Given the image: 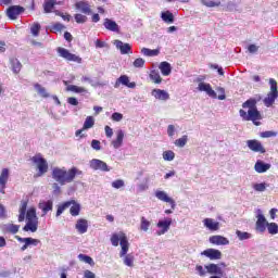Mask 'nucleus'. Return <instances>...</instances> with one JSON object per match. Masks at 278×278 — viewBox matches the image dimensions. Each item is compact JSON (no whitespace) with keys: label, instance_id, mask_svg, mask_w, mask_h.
<instances>
[{"label":"nucleus","instance_id":"f257e3e1","mask_svg":"<svg viewBox=\"0 0 278 278\" xmlns=\"http://www.w3.org/2000/svg\"><path fill=\"white\" fill-rule=\"evenodd\" d=\"M26 216V225L23 231H30L36 233L38 231V215H36V207H30L27 210V202H22L20 206L18 223H23Z\"/></svg>","mask_w":278,"mask_h":278},{"label":"nucleus","instance_id":"f03ea898","mask_svg":"<svg viewBox=\"0 0 278 278\" xmlns=\"http://www.w3.org/2000/svg\"><path fill=\"white\" fill-rule=\"evenodd\" d=\"M79 175H84V172H81L77 167H72L68 170H66V167H63V168L54 167L52 169V179H54L56 184H60V186H66V184H73V181H75V177Z\"/></svg>","mask_w":278,"mask_h":278},{"label":"nucleus","instance_id":"7ed1b4c3","mask_svg":"<svg viewBox=\"0 0 278 278\" xmlns=\"http://www.w3.org/2000/svg\"><path fill=\"white\" fill-rule=\"evenodd\" d=\"M198 90L199 92H205L211 99H219V101H225L226 96H225V89L224 88H218V91L222 93L219 96L216 94V91L212 89V85L207 83L201 81V79L198 78Z\"/></svg>","mask_w":278,"mask_h":278},{"label":"nucleus","instance_id":"20e7f679","mask_svg":"<svg viewBox=\"0 0 278 278\" xmlns=\"http://www.w3.org/2000/svg\"><path fill=\"white\" fill-rule=\"evenodd\" d=\"M239 114L242 118V121H251L253 123V125H255L256 127H260V125H262V121L264 117L262 116V113H260V111L257 109H252V110H240Z\"/></svg>","mask_w":278,"mask_h":278},{"label":"nucleus","instance_id":"39448f33","mask_svg":"<svg viewBox=\"0 0 278 278\" xmlns=\"http://www.w3.org/2000/svg\"><path fill=\"white\" fill-rule=\"evenodd\" d=\"M270 91L264 98L263 103L265 108H273L275 105V101L278 99V86L277 80L275 78L269 79Z\"/></svg>","mask_w":278,"mask_h":278},{"label":"nucleus","instance_id":"423d86ee","mask_svg":"<svg viewBox=\"0 0 278 278\" xmlns=\"http://www.w3.org/2000/svg\"><path fill=\"white\" fill-rule=\"evenodd\" d=\"M31 162L35 164L38 173L37 177H42L46 173L49 172V163L42 157V154H36L31 157Z\"/></svg>","mask_w":278,"mask_h":278},{"label":"nucleus","instance_id":"0eeeda50","mask_svg":"<svg viewBox=\"0 0 278 278\" xmlns=\"http://www.w3.org/2000/svg\"><path fill=\"white\" fill-rule=\"evenodd\" d=\"M89 167L92 170H101L102 173H110V170H112V168H110V166H108V163H105L99 159H93V160L89 161Z\"/></svg>","mask_w":278,"mask_h":278},{"label":"nucleus","instance_id":"6e6552de","mask_svg":"<svg viewBox=\"0 0 278 278\" xmlns=\"http://www.w3.org/2000/svg\"><path fill=\"white\" fill-rule=\"evenodd\" d=\"M58 53L60 58L67 60V62H76L77 64H81V58L71 53V51L66 50L65 48H59Z\"/></svg>","mask_w":278,"mask_h":278},{"label":"nucleus","instance_id":"1a4fd4ad","mask_svg":"<svg viewBox=\"0 0 278 278\" xmlns=\"http://www.w3.org/2000/svg\"><path fill=\"white\" fill-rule=\"evenodd\" d=\"M256 218V231L264 233V231H266V227L268 226V222L260 208L257 210Z\"/></svg>","mask_w":278,"mask_h":278},{"label":"nucleus","instance_id":"9d476101","mask_svg":"<svg viewBox=\"0 0 278 278\" xmlns=\"http://www.w3.org/2000/svg\"><path fill=\"white\" fill-rule=\"evenodd\" d=\"M247 147L254 153H266V148L257 139H251L247 141Z\"/></svg>","mask_w":278,"mask_h":278},{"label":"nucleus","instance_id":"9b49d317","mask_svg":"<svg viewBox=\"0 0 278 278\" xmlns=\"http://www.w3.org/2000/svg\"><path fill=\"white\" fill-rule=\"evenodd\" d=\"M23 12H25V8H23L21 5H12L7 10V16L11 21H16L18 18V16H21V14H23Z\"/></svg>","mask_w":278,"mask_h":278},{"label":"nucleus","instance_id":"f8f14e48","mask_svg":"<svg viewBox=\"0 0 278 278\" xmlns=\"http://www.w3.org/2000/svg\"><path fill=\"white\" fill-rule=\"evenodd\" d=\"M170 225H173V219H161L156 224V227L160 229L156 231V236H164V233L168 232V229H170Z\"/></svg>","mask_w":278,"mask_h":278},{"label":"nucleus","instance_id":"ddd939ff","mask_svg":"<svg viewBox=\"0 0 278 278\" xmlns=\"http://www.w3.org/2000/svg\"><path fill=\"white\" fill-rule=\"evenodd\" d=\"M155 197L156 199H159V201H163V203H169L172 210H175V207L177 206V204L175 203V200L168 197V193H166V191L156 190Z\"/></svg>","mask_w":278,"mask_h":278},{"label":"nucleus","instance_id":"4468645a","mask_svg":"<svg viewBox=\"0 0 278 278\" xmlns=\"http://www.w3.org/2000/svg\"><path fill=\"white\" fill-rule=\"evenodd\" d=\"M75 8L78 12H81V14H87L90 16L92 14V5H90V2L88 1H78L75 3Z\"/></svg>","mask_w":278,"mask_h":278},{"label":"nucleus","instance_id":"2eb2a0df","mask_svg":"<svg viewBox=\"0 0 278 278\" xmlns=\"http://www.w3.org/2000/svg\"><path fill=\"white\" fill-rule=\"evenodd\" d=\"M151 96L157 101H168L170 99V94L164 89H153Z\"/></svg>","mask_w":278,"mask_h":278},{"label":"nucleus","instance_id":"dca6fc26","mask_svg":"<svg viewBox=\"0 0 278 278\" xmlns=\"http://www.w3.org/2000/svg\"><path fill=\"white\" fill-rule=\"evenodd\" d=\"M201 255H204L205 257H208V260H222L223 258V252L216 249H206L204 250Z\"/></svg>","mask_w":278,"mask_h":278},{"label":"nucleus","instance_id":"f3484780","mask_svg":"<svg viewBox=\"0 0 278 278\" xmlns=\"http://www.w3.org/2000/svg\"><path fill=\"white\" fill-rule=\"evenodd\" d=\"M208 242H211V244H216L217 247H225L229 244V239L220 235H215L210 237Z\"/></svg>","mask_w":278,"mask_h":278},{"label":"nucleus","instance_id":"a211bd4d","mask_svg":"<svg viewBox=\"0 0 278 278\" xmlns=\"http://www.w3.org/2000/svg\"><path fill=\"white\" fill-rule=\"evenodd\" d=\"M203 225L208 231H218L220 229V223L214 220L213 218H204Z\"/></svg>","mask_w":278,"mask_h":278},{"label":"nucleus","instance_id":"6ab92c4d","mask_svg":"<svg viewBox=\"0 0 278 278\" xmlns=\"http://www.w3.org/2000/svg\"><path fill=\"white\" fill-rule=\"evenodd\" d=\"M75 229L78 233L84 235L88 232V219L79 218L76 220Z\"/></svg>","mask_w":278,"mask_h":278},{"label":"nucleus","instance_id":"aec40b11","mask_svg":"<svg viewBox=\"0 0 278 278\" xmlns=\"http://www.w3.org/2000/svg\"><path fill=\"white\" fill-rule=\"evenodd\" d=\"M126 86L127 88H136V83L129 81V76L122 75L115 83V88H118L119 86Z\"/></svg>","mask_w":278,"mask_h":278},{"label":"nucleus","instance_id":"412c9836","mask_svg":"<svg viewBox=\"0 0 278 278\" xmlns=\"http://www.w3.org/2000/svg\"><path fill=\"white\" fill-rule=\"evenodd\" d=\"M258 101H262V96H257L256 98H250L242 104V108H243V110H247V108L249 110H257Z\"/></svg>","mask_w":278,"mask_h":278},{"label":"nucleus","instance_id":"4be33fe9","mask_svg":"<svg viewBox=\"0 0 278 278\" xmlns=\"http://www.w3.org/2000/svg\"><path fill=\"white\" fill-rule=\"evenodd\" d=\"M123 140H125V131L117 130L116 138L111 142L113 149H121L123 147Z\"/></svg>","mask_w":278,"mask_h":278},{"label":"nucleus","instance_id":"5701e85b","mask_svg":"<svg viewBox=\"0 0 278 278\" xmlns=\"http://www.w3.org/2000/svg\"><path fill=\"white\" fill-rule=\"evenodd\" d=\"M270 167H271L270 163H265L264 161L258 160L254 165V170L256 173L262 174V173H267V170H270Z\"/></svg>","mask_w":278,"mask_h":278},{"label":"nucleus","instance_id":"b1692460","mask_svg":"<svg viewBox=\"0 0 278 278\" xmlns=\"http://www.w3.org/2000/svg\"><path fill=\"white\" fill-rule=\"evenodd\" d=\"M15 238L17 242H23L24 244H26V247H38L40 244V240L34 239L31 237L22 238L20 236H16Z\"/></svg>","mask_w":278,"mask_h":278},{"label":"nucleus","instance_id":"393cba45","mask_svg":"<svg viewBox=\"0 0 278 278\" xmlns=\"http://www.w3.org/2000/svg\"><path fill=\"white\" fill-rule=\"evenodd\" d=\"M114 45L116 47V49H118L122 53V55H127V53H129V51H131V46L129 43H124L121 40H115Z\"/></svg>","mask_w":278,"mask_h":278},{"label":"nucleus","instance_id":"a878e982","mask_svg":"<svg viewBox=\"0 0 278 278\" xmlns=\"http://www.w3.org/2000/svg\"><path fill=\"white\" fill-rule=\"evenodd\" d=\"M122 250L119 252V257H125L129 251V240H127L126 235H122V241L119 242Z\"/></svg>","mask_w":278,"mask_h":278},{"label":"nucleus","instance_id":"bb28decb","mask_svg":"<svg viewBox=\"0 0 278 278\" xmlns=\"http://www.w3.org/2000/svg\"><path fill=\"white\" fill-rule=\"evenodd\" d=\"M103 26L109 31H121V27L118 26V24L111 18H104Z\"/></svg>","mask_w":278,"mask_h":278},{"label":"nucleus","instance_id":"cd10ccee","mask_svg":"<svg viewBox=\"0 0 278 278\" xmlns=\"http://www.w3.org/2000/svg\"><path fill=\"white\" fill-rule=\"evenodd\" d=\"M39 210L43 213L42 216H46L48 212L53 210V201L48 200L39 202Z\"/></svg>","mask_w":278,"mask_h":278},{"label":"nucleus","instance_id":"c85d7f7f","mask_svg":"<svg viewBox=\"0 0 278 278\" xmlns=\"http://www.w3.org/2000/svg\"><path fill=\"white\" fill-rule=\"evenodd\" d=\"M205 270L210 275H223V269L220 268V265H216V264L205 265Z\"/></svg>","mask_w":278,"mask_h":278},{"label":"nucleus","instance_id":"c756f323","mask_svg":"<svg viewBox=\"0 0 278 278\" xmlns=\"http://www.w3.org/2000/svg\"><path fill=\"white\" fill-rule=\"evenodd\" d=\"M10 179V169L9 168H2L0 174V186L2 188H5L8 185V180Z\"/></svg>","mask_w":278,"mask_h":278},{"label":"nucleus","instance_id":"7c9ffc66","mask_svg":"<svg viewBox=\"0 0 278 278\" xmlns=\"http://www.w3.org/2000/svg\"><path fill=\"white\" fill-rule=\"evenodd\" d=\"M161 18L163 22H165L167 25H173L175 23V15L170 11H164L161 13Z\"/></svg>","mask_w":278,"mask_h":278},{"label":"nucleus","instance_id":"2f4dec72","mask_svg":"<svg viewBox=\"0 0 278 278\" xmlns=\"http://www.w3.org/2000/svg\"><path fill=\"white\" fill-rule=\"evenodd\" d=\"M162 75H164V77H168V75H170V72L173 71V68L170 67V63L164 61L161 62L160 66H159Z\"/></svg>","mask_w":278,"mask_h":278},{"label":"nucleus","instance_id":"473e14b6","mask_svg":"<svg viewBox=\"0 0 278 278\" xmlns=\"http://www.w3.org/2000/svg\"><path fill=\"white\" fill-rule=\"evenodd\" d=\"M58 2L55 0H46L43 3V12L46 14H51L53 12V8H55Z\"/></svg>","mask_w":278,"mask_h":278},{"label":"nucleus","instance_id":"72a5a7b5","mask_svg":"<svg viewBox=\"0 0 278 278\" xmlns=\"http://www.w3.org/2000/svg\"><path fill=\"white\" fill-rule=\"evenodd\" d=\"M67 203H72V206L70 208V214L73 216H79V212L81 211V206L75 202V200L67 201Z\"/></svg>","mask_w":278,"mask_h":278},{"label":"nucleus","instance_id":"f704fd0d","mask_svg":"<svg viewBox=\"0 0 278 278\" xmlns=\"http://www.w3.org/2000/svg\"><path fill=\"white\" fill-rule=\"evenodd\" d=\"M123 236H125L124 232L113 233L111 237V244L113 247H118V243L123 242Z\"/></svg>","mask_w":278,"mask_h":278},{"label":"nucleus","instance_id":"c9c22d12","mask_svg":"<svg viewBox=\"0 0 278 278\" xmlns=\"http://www.w3.org/2000/svg\"><path fill=\"white\" fill-rule=\"evenodd\" d=\"M149 77L153 84H162V76H160V72L153 70L150 72Z\"/></svg>","mask_w":278,"mask_h":278},{"label":"nucleus","instance_id":"e433bc0d","mask_svg":"<svg viewBox=\"0 0 278 278\" xmlns=\"http://www.w3.org/2000/svg\"><path fill=\"white\" fill-rule=\"evenodd\" d=\"M141 53L147 58H155V55H160V50H151L149 48H142Z\"/></svg>","mask_w":278,"mask_h":278},{"label":"nucleus","instance_id":"4c0bfd02","mask_svg":"<svg viewBox=\"0 0 278 278\" xmlns=\"http://www.w3.org/2000/svg\"><path fill=\"white\" fill-rule=\"evenodd\" d=\"M66 90L68 92H75L76 94H81L83 92H87L86 88L84 87H78V86H75V85H68L66 87Z\"/></svg>","mask_w":278,"mask_h":278},{"label":"nucleus","instance_id":"58836bf2","mask_svg":"<svg viewBox=\"0 0 278 278\" xmlns=\"http://www.w3.org/2000/svg\"><path fill=\"white\" fill-rule=\"evenodd\" d=\"M11 66H12V71L15 74L21 73V68H22V64L21 61L18 59H11Z\"/></svg>","mask_w":278,"mask_h":278},{"label":"nucleus","instance_id":"ea45409f","mask_svg":"<svg viewBox=\"0 0 278 278\" xmlns=\"http://www.w3.org/2000/svg\"><path fill=\"white\" fill-rule=\"evenodd\" d=\"M202 5H205V8H218L220 7V0L214 1V0H201Z\"/></svg>","mask_w":278,"mask_h":278},{"label":"nucleus","instance_id":"a19ab883","mask_svg":"<svg viewBox=\"0 0 278 278\" xmlns=\"http://www.w3.org/2000/svg\"><path fill=\"white\" fill-rule=\"evenodd\" d=\"M253 190L255 192H266V188H268V184L266 182H260V184H252Z\"/></svg>","mask_w":278,"mask_h":278},{"label":"nucleus","instance_id":"79ce46f5","mask_svg":"<svg viewBox=\"0 0 278 278\" xmlns=\"http://www.w3.org/2000/svg\"><path fill=\"white\" fill-rule=\"evenodd\" d=\"M93 127H94V117L87 116V118L85 119L83 129L87 130V129H92Z\"/></svg>","mask_w":278,"mask_h":278},{"label":"nucleus","instance_id":"37998d69","mask_svg":"<svg viewBox=\"0 0 278 278\" xmlns=\"http://www.w3.org/2000/svg\"><path fill=\"white\" fill-rule=\"evenodd\" d=\"M79 262H84L85 264H89V266H94V260L86 254L78 255Z\"/></svg>","mask_w":278,"mask_h":278},{"label":"nucleus","instance_id":"c03bdc74","mask_svg":"<svg viewBox=\"0 0 278 278\" xmlns=\"http://www.w3.org/2000/svg\"><path fill=\"white\" fill-rule=\"evenodd\" d=\"M149 227H151V223L149 222V219H147V217H141L140 230L147 232L149 231Z\"/></svg>","mask_w":278,"mask_h":278},{"label":"nucleus","instance_id":"a18cd8bd","mask_svg":"<svg viewBox=\"0 0 278 278\" xmlns=\"http://www.w3.org/2000/svg\"><path fill=\"white\" fill-rule=\"evenodd\" d=\"M237 237L239 238V240H251V238H253V235H251V232H244L241 230H237L236 231Z\"/></svg>","mask_w":278,"mask_h":278},{"label":"nucleus","instance_id":"49530a36","mask_svg":"<svg viewBox=\"0 0 278 278\" xmlns=\"http://www.w3.org/2000/svg\"><path fill=\"white\" fill-rule=\"evenodd\" d=\"M35 90H37V92H38V94H40V97H43V99H48L49 92H47V89L45 87L40 86L39 84H36Z\"/></svg>","mask_w":278,"mask_h":278},{"label":"nucleus","instance_id":"de8ad7c7","mask_svg":"<svg viewBox=\"0 0 278 278\" xmlns=\"http://www.w3.org/2000/svg\"><path fill=\"white\" fill-rule=\"evenodd\" d=\"M267 230H268V233H270L271 236H277V233H278L277 223H268Z\"/></svg>","mask_w":278,"mask_h":278},{"label":"nucleus","instance_id":"09e8293b","mask_svg":"<svg viewBox=\"0 0 278 278\" xmlns=\"http://www.w3.org/2000/svg\"><path fill=\"white\" fill-rule=\"evenodd\" d=\"M125 266H128L129 268H134V256L131 254H125L123 256Z\"/></svg>","mask_w":278,"mask_h":278},{"label":"nucleus","instance_id":"8fccbe9b","mask_svg":"<svg viewBox=\"0 0 278 278\" xmlns=\"http://www.w3.org/2000/svg\"><path fill=\"white\" fill-rule=\"evenodd\" d=\"M4 227L9 233H18V229H21V226L14 224H7Z\"/></svg>","mask_w":278,"mask_h":278},{"label":"nucleus","instance_id":"3c124183","mask_svg":"<svg viewBox=\"0 0 278 278\" xmlns=\"http://www.w3.org/2000/svg\"><path fill=\"white\" fill-rule=\"evenodd\" d=\"M72 205H73V202H65L62 205H59L56 210V216H62V214L64 213V210L71 207Z\"/></svg>","mask_w":278,"mask_h":278},{"label":"nucleus","instance_id":"603ef678","mask_svg":"<svg viewBox=\"0 0 278 278\" xmlns=\"http://www.w3.org/2000/svg\"><path fill=\"white\" fill-rule=\"evenodd\" d=\"M163 160L165 162H173V160H175V152H173L172 150L164 151Z\"/></svg>","mask_w":278,"mask_h":278},{"label":"nucleus","instance_id":"864d4df0","mask_svg":"<svg viewBox=\"0 0 278 278\" xmlns=\"http://www.w3.org/2000/svg\"><path fill=\"white\" fill-rule=\"evenodd\" d=\"M186 144H188V137L186 135L175 141V146L179 147L180 149H184Z\"/></svg>","mask_w":278,"mask_h":278},{"label":"nucleus","instance_id":"5fc2aeb1","mask_svg":"<svg viewBox=\"0 0 278 278\" xmlns=\"http://www.w3.org/2000/svg\"><path fill=\"white\" fill-rule=\"evenodd\" d=\"M41 26L38 23H35L30 26V34L37 38L40 35Z\"/></svg>","mask_w":278,"mask_h":278},{"label":"nucleus","instance_id":"6e6d98bb","mask_svg":"<svg viewBox=\"0 0 278 278\" xmlns=\"http://www.w3.org/2000/svg\"><path fill=\"white\" fill-rule=\"evenodd\" d=\"M74 18L76 21V23L78 24H84L88 21V16L81 14V13H77L74 15Z\"/></svg>","mask_w":278,"mask_h":278},{"label":"nucleus","instance_id":"4d7b16f0","mask_svg":"<svg viewBox=\"0 0 278 278\" xmlns=\"http://www.w3.org/2000/svg\"><path fill=\"white\" fill-rule=\"evenodd\" d=\"M261 138H276L277 131L267 130L260 134Z\"/></svg>","mask_w":278,"mask_h":278},{"label":"nucleus","instance_id":"13d9d810","mask_svg":"<svg viewBox=\"0 0 278 278\" xmlns=\"http://www.w3.org/2000/svg\"><path fill=\"white\" fill-rule=\"evenodd\" d=\"M112 188H115V190H119V188H125V180L117 179L112 182Z\"/></svg>","mask_w":278,"mask_h":278},{"label":"nucleus","instance_id":"bf43d9fd","mask_svg":"<svg viewBox=\"0 0 278 278\" xmlns=\"http://www.w3.org/2000/svg\"><path fill=\"white\" fill-rule=\"evenodd\" d=\"M81 81H84V83H88V84H90L93 88H97V86H101V84H99V83H94V80H92V78H90V77H88V76H83L81 77Z\"/></svg>","mask_w":278,"mask_h":278},{"label":"nucleus","instance_id":"052dcab7","mask_svg":"<svg viewBox=\"0 0 278 278\" xmlns=\"http://www.w3.org/2000/svg\"><path fill=\"white\" fill-rule=\"evenodd\" d=\"M132 66H135V68H142L144 66V59L142 58H138L134 61Z\"/></svg>","mask_w":278,"mask_h":278},{"label":"nucleus","instance_id":"680f3d73","mask_svg":"<svg viewBox=\"0 0 278 278\" xmlns=\"http://www.w3.org/2000/svg\"><path fill=\"white\" fill-rule=\"evenodd\" d=\"M91 149H93L94 151H101V141L93 139L91 141Z\"/></svg>","mask_w":278,"mask_h":278},{"label":"nucleus","instance_id":"e2e57ef3","mask_svg":"<svg viewBox=\"0 0 278 278\" xmlns=\"http://www.w3.org/2000/svg\"><path fill=\"white\" fill-rule=\"evenodd\" d=\"M111 118L115 123H121V121H123V114L118 113V112H115V113L112 114Z\"/></svg>","mask_w":278,"mask_h":278},{"label":"nucleus","instance_id":"0e129e2a","mask_svg":"<svg viewBox=\"0 0 278 278\" xmlns=\"http://www.w3.org/2000/svg\"><path fill=\"white\" fill-rule=\"evenodd\" d=\"M175 125H168L167 126V135L169 138H173L175 136Z\"/></svg>","mask_w":278,"mask_h":278},{"label":"nucleus","instance_id":"69168bd1","mask_svg":"<svg viewBox=\"0 0 278 278\" xmlns=\"http://www.w3.org/2000/svg\"><path fill=\"white\" fill-rule=\"evenodd\" d=\"M83 278H97V275H94V273H92L91 270L86 269V270L84 271Z\"/></svg>","mask_w":278,"mask_h":278},{"label":"nucleus","instance_id":"338daca9","mask_svg":"<svg viewBox=\"0 0 278 278\" xmlns=\"http://www.w3.org/2000/svg\"><path fill=\"white\" fill-rule=\"evenodd\" d=\"M52 29L53 31H62V29H64V24L55 23L54 25H52Z\"/></svg>","mask_w":278,"mask_h":278},{"label":"nucleus","instance_id":"774afa93","mask_svg":"<svg viewBox=\"0 0 278 278\" xmlns=\"http://www.w3.org/2000/svg\"><path fill=\"white\" fill-rule=\"evenodd\" d=\"M248 51H249V53H257V51H260V47L252 43L248 47Z\"/></svg>","mask_w":278,"mask_h":278}]
</instances>
